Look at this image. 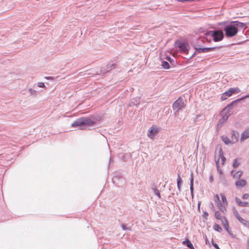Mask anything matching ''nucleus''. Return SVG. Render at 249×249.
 I'll use <instances>...</instances> for the list:
<instances>
[{"mask_svg":"<svg viewBox=\"0 0 249 249\" xmlns=\"http://www.w3.org/2000/svg\"><path fill=\"white\" fill-rule=\"evenodd\" d=\"M247 28L246 24L238 21H231L225 25L224 31L227 37H232L235 36L239 31H244Z\"/></svg>","mask_w":249,"mask_h":249,"instance_id":"1","label":"nucleus"},{"mask_svg":"<svg viewBox=\"0 0 249 249\" xmlns=\"http://www.w3.org/2000/svg\"><path fill=\"white\" fill-rule=\"evenodd\" d=\"M96 122L92 121L89 117H81L77 119L71 124V127H79V129L83 130L87 126H92L95 124Z\"/></svg>","mask_w":249,"mask_h":249,"instance_id":"2","label":"nucleus"},{"mask_svg":"<svg viewBox=\"0 0 249 249\" xmlns=\"http://www.w3.org/2000/svg\"><path fill=\"white\" fill-rule=\"evenodd\" d=\"M207 40L205 38V34L203 36L198 37L196 42L194 44L196 52L197 53H207L215 49L214 47L201 48V45L206 42Z\"/></svg>","mask_w":249,"mask_h":249,"instance_id":"3","label":"nucleus"},{"mask_svg":"<svg viewBox=\"0 0 249 249\" xmlns=\"http://www.w3.org/2000/svg\"><path fill=\"white\" fill-rule=\"evenodd\" d=\"M224 37V34L221 30H214L207 32L205 33V38L207 42H210L212 39L215 42L221 40Z\"/></svg>","mask_w":249,"mask_h":249,"instance_id":"4","label":"nucleus"},{"mask_svg":"<svg viewBox=\"0 0 249 249\" xmlns=\"http://www.w3.org/2000/svg\"><path fill=\"white\" fill-rule=\"evenodd\" d=\"M174 46L178 52L187 54V40L178 39L175 42Z\"/></svg>","mask_w":249,"mask_h":249,"instance_id":"5","label":"nucleus"},{"mask_svg":"<svg viewBox=\"0 0 249 249\" xmlns=\"http://www.w3.org/2000/svg\"><path fill=\"white\" fill-rule=\"evenodd\" d=\"M186 100L185 97H180L173 104V109L176 112L182 110L186 107Z\"/></svg>","mask_w":249,"mask_h":249,"instance_id":"6","label":"nucleus"},{"mask_svg":"<svg viewBox=\"0 0 249 249\" xmlns=\"http://www.w3.org/2000/svg\"><path fill=\"white\" fill-rule=\"evenodd\" d=\"M233 102L229 105L226 107L222 111V113L224 114L222 118L220 120L218 124H217L218 126L221 127L223 123H224L228 120L229 116L231 115L229 111L230 107L232 106Z\"/></svg>","mask_w":249,"mask_h":249,"instance_id":"7","label":"nucleus"},{"mask_svg":"<svg viewBox=\"0 0 249 249\" xmlns=\"http://www.w3.org/2000/svg\"><path fill=\"white\" fill-rule=\"evenodd\" d=\"M220 158H221V159L222 164H224V162L226 160V158L223 156V152H222L221 149H220V151H219V158L217 160H216V168H217V169L218 171H219V170L220 169L219 164Z\"/></svg>","mask_w":249,"mask_h":249,"instance_id":"8","label":"nucleus"},{"mask_svg":"<svg viewBox=\"0 0 249 249\" xmlns=\"http://www.w3.org/2000/svg\"><path fill=\"white\" fill-rule=\"evenodd\" d=\"M159 132V129L156 128H154L153 126L151 127L148 131L147 136L150 138H152L155 136L157 133Z\"/></svg>","mask_w":249,"mask_h":249,"instance_id":"9","label":"nucleus"},{"mask_svg":"<svg viewBox=\"0 0 249 249\" xmlns=\"http://www.w3.org/2000/svg\"><path fill=\"white\" fill-rule=\"evenodd\" d=\"M141 102V98L139 97H136L131 100L129 104V106L133 107L136 106L138 107Z\"/></svg>","mask_w":249,"mask_h":249,"instance_id":"10","label":"nucleus"},{"mask_svg":"<svg viewBox=\"0 0 249 249\" xmlns=\"http://www.w3.org/2000/svg\"><path fill=\"white\" fill-rule=\"evenodd\" d=\"M239 136V134L238 132H235L234 130L232 131L231 137L232 144L235 143L238 141Z\"/></svg>","mask_w":249,"mask_h":249,"instance_id":"11","label":"nucleus"},{"mask_svg":"<svg viewBox=\"0 0 249 249\" xmlns=\"http://www.w3.org/2000/svg\"><path fill=\"white\" fill-rule=\"evenodd\" d=\"M248 138H249V128L246 129L241 134L240 141L243 142Z\"/></svg>","mask_w":249,"mask_h":249,"instance_id":"12","label":"nucleus"},{"mask_svg":"<svg viewBox=\"0 0 249 249\" xmlns=\"http://www.w3.org/2000/svg\"><path fill=\"white\" fill-rule=\"evenodd\" d=\"M247 184V181L245 179H241L236 181L235 185L237 188L244 187Z\"/></svg>","mask_w":249,"mask_h":249,"instance_id":"13","label":"nucleus"},{"mask_svg":"<svg viewBox=\"0 0 249 249\" xmlns=\"http://www.w3.org/2000/svg\"><path fill=\"white\" fill-rule=\"evenodd\" d=\"M235 201L239 206L241 207H248L249 206V203L247 202H242L238 197L235 198Z\"/></svg>","mask_w":249,"mask_h":249,"instance_id":"14","label":"nucleus"},{"mask_svg":"<svg viewBox=\"0 0 249 249\" xmlns=\"http://www.w3.org/2000/svg\"><path fill=\"white\" fill-rule=\"evenodd\" d=\"M151 189L154 192L155 195H156L159 198H161L160 191L156 188V185L154 183L152 184Z\"/></svg>","mask_w":249,"mask_h":249,"instance_id":"15","label":"nucleus"},{"mask_svg":"<svg viewBox=\"0 0 249 249\" xmlns=\"http://www.w3.org/2000/svg\"><path fill=\"white\" fill-rule=\"evenodd\" d=\"M231 174L234 178L238 179L241 178L243 172L241 171H237L234 173V171L232 170L231 171Z\"/></svg>","mask_w":249,"mask_h":249,"instance_id":"16","label":"nucleus"},{"mask_svg":"<svg viewBox=\"0 0 249 249\" xmlns=\"http://www.w3.org/2000/svg\"><path fill=\"white\" fill-rule=\"evenodd\" d=\"M222 225L226 231L228 232L229 233L231 234L230 231L229 230V223L227 219L226 218L222 219Z\"/></svg>","mask_w":249,"mask_h":249,"instance_id":"17","label":"nucleus"},{"mask_svg":"<svg viewBox=\"0 0 249 249\" xmlns=\"http://www.w3.org/2000/svg\"><path fill=\"white\" fill-rule=\"evenodd\" d=\"M221 139L226 144H232L231 140L229 139L227 136H221Z\"/></svg>","mask_w":249,"mask_h":249,"instance_id":"18","label":"nucleus"},{"mask_svg":"<svg viewBox=\"0 0 249 249\" xmlns=\"http://www.w3.org/2000/svg\"><path fill=\"white\" fill-rule=\"evenodd\" d=\"M217 206L219 209L223 213H225L226 212V209L224 206H223L221 202L217 203Z\"/></svg>","mask_w":249,"mask_h":249,"instance_id":"19","label":"nucleus"},{"mask_svg":"<svg viewBox=\"0 0 249 249\" xmlns=\"http://www.w3.org/2000/svg\"><path fill=\"white\" fill-rule=\"evenodd\" d=\"M161 66L164 69H169L170 68L169 62L166 61H162Z\"/></svg>","mask_w":249,"mask_h":249,"instance_id":"20","label":"nucleus"},{"mask_svg":"<svg viewBox=\"0 0 249 249\" xmlns=\"http://www.w3.org/2000/svg\"><path fill=\"white\" fill-rule=\"evenodd\" d=\"M215 218L217 219L221 220V223H222V219L223 218H226L225 217H223L221 215L220 213L218 211H216L215 213Z\"/></svg>","mask_w":249,"mask_h":249,"instance_id":"21","label":"nucleus"},{"mask_svg":"<svg viewBox=\"0 0 249 249\" xmlns=\"http://www.w3.org/2000/svg\"><path fill=\"white\" fill-rule=\"evenodd\" d=\"M240 164V160L239 159H235L232 164V166L234 168H237Z\"/></svg>","mask_w":249,"mask_h":249,"instance_id":"22","label":"nucleus"},{"mask_svg":"<svg viewBox=\"0 0 249 249\" xmlns=\"http://www.w3.org/2000/svg\"><path fill=\"white\" fill-rule=\"evenodd\" d=\"M116 67L117 64H116L115 63H109L106 66V67L107 68V70H109L110 71L111 70L116 68Z\"/></svg>","mask_w":249,"mask_h":249,"instance_id":"23","label":"nucleus"},{"mask_svg":"<svg viewBox=\"0 0 249 249\" xmlns=\"http://www.w3.org/2000/svg\"><path fill=\"white\" fill-rule=\"evenodd\" d=\"M182 183V180L180 178L179 175H178V178H177V186L179 190H180L181 186Z\"/></svg>","mask_w":249,"mask_h":249,"instance_id":"24","label":"nucleus"},{"mask_svg":"<svg viewBox=\"0 0 249 249\" xmlns=\"http://www.w3.org/2000/svg\"><path fill=\"white\" fill-rule=\"evenodd\" d=\"M110 70H107L106 66L105 67H102L100 70V72L102 74H105L106 73L109 72Z\"/></svg>","mask_w":249,"mask_h":249,"instance_id":"25","label":"nucleus"},{"mask_svg":"<svg viewBox=\"0 0 249 249\" xmlns=\"http://www.w3.org/2000/svg\"><path fill=\"white\" fill-rule=\"evenodd\" d=\"M165 59L166 60H167L169 62H170L171 65H174V64H175L174 59L173 58H172L171 57H170V56L167 55L165 57Z\"/></svg>","mask_w":249,"mask_h":249,"instance_id":"26","label":"nucleus"},{"mask_svg":"<svg viewBox=\"0 0 249 249\" xmlns=\"http://www.w3.org/2000/svg\"><path fill=\"white\" fill-rule=\"evenodd\" d=\"M213 229L215 231H216L219 232H221L222 231V228L220 226L217 224H215L213 226Z\"/></svg>","mask_w":249,"mask_h":249,"instance_id":"27","label":"nucleus"},{"mask_svg":"<svg viewBox=\"0 0 249 249\" xmlns=\"http://www.w3.org/2000/svg\"><path fill=\"white\" fill-rule=\"evenodd\" d=\"M220 196H221V198L222 199V201L223 202L224 205H227L228 202L227 201V199L225 196L223 194H220Z\"/></svg>","mask_w":249,"mask_h":249,"instance_id":"28","label":"nucleus"},{"mask_svg":"<svg viewBox=\"0 0 249 249\" xmlns=\"http://www.w3.org/2000/svg\"><path fill=\"white\" fill-rule=\"evenodd\" d=\"M224 93L227 95L228 97L231 96L233 93V90H231V89L224 92Z\"/></svg>","mask_w":249,"mask_h":249,"instance_id":"29","label":"nucleus"},{"mask_svg":"<svg viewBox=\"0 0 249 249\" xmlns=\"http://www.w3.org/2000/svg\"><path fill=\"white\" fill-rule=\"evenodd\" d=\"M29 91L31 95L36 96L37 94V91L32 89H29Z\"/></svg>","mask_w":249,"mask_h":249,"instance_id":"30","label":"nucleus"},{"mask_svg":"<svg viewBox=\"0 0 249 249\" xmlns=\"http://www.w3.org/2000/svg\"><path fill=\"white\" fill-rule=\"evenodd\" d=\"M188 248L194 249V246L193 244L191 243V241L188 239Z\"/></svg>","mask_w":249,"mask_h":249,"instance_id":"31","label":"nucleus"},{"mask_svg":"<svg viewBox=\"0 0 249 249\" xmlns=\"http://www.w3.org/2000/svg\"><path fill=\"white\" fill-rule=\"evenodd\" d=\"M214 201L217 203L220 202L219 197L218 195H216L214 197Z\"/></svg>","mask_w":249,"mask_h":249,"instance_id":"32","label":"nucleus"},{"mask_svg":"<svg viewBox=\"0 0 249 249\" xmlns=\"http://www.w3.org/2000/svg\"><path fill=\"white\" fill-rule=\"evenodd\" d=\"M233 214L236 218L240 216V214H239L238 212L235 209L233 210Z\"/></svg>","mask_w":249,"mask_h":249,"instance_id":"33","label":"nucleus"},{"mask_svg":"<svg viewBox=\"0 0 249 249\" xmlns=\"http://www.w3.org/2000/svg\"><path fill=\"white\" fill-rule=\"evenodd\" d=\"M227 98L228 97L227 96V95L224 93H223L221 97V100L224 101L227 99Z\"/></svg>","mask_w":249,"mask_h":249,"instance_id":"34","label":"nucleus"},{"mask_svg":"<svg viewBox=\"0 0 249 249\" xmlns=\"http://www.w3.org/2000/svg\"><path fill=\"white\" fill-rule=\"evenodd\" d=\"M193 178L192 177L191 179L190 190H191V193H192V195H193Z\"/></svg>","mask_w":249,"mask_h":249,"instance_id":"35","label":"nucleus"},{"mask_svg":"<svg viewBox=\"0 0 249 249\" xmlns=\"http://www.w3.org/2000/svg\"><path fill=\"white\" fill-rule=\"evenodd\" d=\"M37 86L39 88H44L45 85L43 82H38L37 83Z\"/></svg>","mask_w":249,"mask_h":249,"instance_id":"36","label":"nucleus"},{"mask_svg":"<svg viewBox=\"0 0 249 249\" xmlns=\"http://www.w3.org/2000/svg\"><path fill=\"white\" fill-rule=\"evenodd\" d=\"M231 90H233V93H238L240 91L239 89L237 88H231Z\"/></svg>","mask_w":249,"mask_h":249,"instance_id":"37","label":"nucleus"},{"mask_svg":"<svg viewBox=\"0 0 249 249\" xmlns=\"http://www.w3.org/2000/svg\"><path fill=\"white\" fill-rule=\"evenodd\" d=\"M242 224L244 225L245 226L249 228V221H247L245 220L244 222Z\"/></svg>","mask_w":249,"mask_h":249,"instance_id":"38","label":"nucleus"},{"mask_svg":"<svg viewBox=\"0 0 249 249\" xmlns=\"http://www.w3.org/2000/svg\"><path fill=\"white\" fill-rule=\"evenodd\" d=\"M237 219H238V220H239V221H240L242 224H243V222H244V221H245V220H244L243 218H242L240 216V215L239 216H238V217L237 218Z\"/></svg>","mask_w":249,"mask_h":249,"instance_id":"39","label":"nucleus"},{"mask_svg":"<svg viewBox=\"0 0 249 249\" xmlns=\"http://www.w3.org/2000/svg\"><path fill=\"white\" fill-rule=\"evenodd\" d=\"M249 197V195L248 194H244L243 196H242V198L243 199H248V198Z\"/></svg>","mask_w":249,"mask_h":249,"instance_id":"40","label":"nucleus"},{"mask_svg":"<svg viewBox=\"0 0 249 249\" xmlns=\"http://www.w3.org/2000/svg\"><path fill=\"white\" fill-rule=\"evenodd\" d=\"M208 215H209L208 213L206 212H204L203 216L205 219H207V217L208 216Z\"/></svg>","mask_w":249,"mask_h":249,"instance_id":"41","label":"nucleus"},{"mask_svg":"<svg viewBox=\"0 0 249 249\" xmlns=\"http://www.w3.org/2000/svg\"><path fill=\"white\" fill-rule=\"evenodd\" d=\"M121 227H122V228L124 230H128V229L126 227V225L125 224H122L121 225Z\"/></svg>","mask_w":249,"mask_h":249,"instance_id":"42","label":"nucleus"},{"mask_svg":"<svg viewBox=\"0 0 249 249\" xmlns=\"http://www.w3.org/2000/svg\"><path fill=\"white\" fill-rule=\"evenodd\" d=\"M45 78L47 80H53L54 79V78L52 76H46L45 77Z\"/></svg>","mask_w":249,"mask_h":249,"instance_id":"43","label":"nucleus"},{"mask_svg":"<svg viewBox=\"0 0 249 249\" xmlns=\"http://www.w3.org/2000/svg\"><path fill=\"white\" fill-rule=\"evenodd\" d=\"M213 245L214 247V248H216V249H220V248H219V247L217 244L213 242Z\"/></svg>","mask_w":249,"mask_h":249,"instance_id":"44","label":"nucleus"},{"mask_svg":"<svg viewBox=\"0 0 249 249\" xmlns=\"http://www.w3.org/2000/svg\"><path fill=\"white\" fill-rule=\"evenodd\" d=\"M182 244L187 246V237H185L184 241L182 242Z\"/></svg>","mask_w":249,"mask_h":249,"instance_id":"45","label":"nucleus"},{"mask_svg":"<svg viewBox=\"0 0 249 249\" xmlns=\"http://www.w3.org/2000/svg\"><path fill=\"white\" fill-rule=\"evenodd\" d=\"M213 181V175H211L210 177V181L212 182Z\"/></svg>","mask_w":249,"mask_h":249,"instance_id":"46","label":"nucleus"},{"mask_svg":"<svg viewBox=\"0 0 249 249\" xmlns=\"http://www.w3.org/2000/svg\"><path fill=\"white\" fill-rule=\"evenodd\" d=\"M211 209L213 211H214V206H213V204L212 203H211Z\"/></svg>","mask_w":249,"mask_h":249,"instance_id":"47","label":"nucleus"},{"mask_svg":"<svg viewBox=\"0 0 249 249\" xmlns=\"http://www.w3.org/2000/svg\"><path fill=\"white\" fill-rule=\"evenodd\" d=\"M178 1H180V2H185V1H187V0H177Z\"/></svg>","mask_w":249,"mask_h":249,"instance_id":"48","label":"nucleus"},{"mask_svg":"<svg viewBox=\"0 0 249 249\" xmlns=\"http://www.w3.org/2000/svg\"><path fill=\"white\" fill-rule=\"evenodd\" d=\"M112 158H110V160H109V164L112 161Z\"/></svg>","mask_w":249,"mask_h":249,"instance_id":"49","label":"nucleus"},{"mask_svg":"<svg viewBox=\"0 0 249 249\" xmlns=\"http://www.w3.org/2000/svg\"><path fill=\"white\" fill-rule=\"evenodd\" d=\"M248 97H249V95H246V96H245V97H244L243 98V99H245V98H248Z\"/></svg>","mask_w":249,"mask_h":249,"instance_id":"50","label":"nucleus"},{"mask_svg":"<svg viewBox=\"0 0 249 249\" xmlns=\"http://www.w3.org/2000/svg\"><path fill=\"white\" fill-rule=\"evenodd\" d=\"M220 174H222V171L221 169H219V171H218Z\"/></svg>","mask_w":249,"mask_h":249,"instance_id":"51","label":"nucleus"},{"mask_svg":"<svg viewBox=\"0 0 249 249\" xmlns=\"http://www.w3.org/2000/svg\"><path fill=\"white\" fill-rule=\"evenodd\" d=\"M200 202H198V208H199L200 207Z\"/></svg>","mask_w":249,"mask_h":249,"instance_id":"52","label":"nucleus"},{"mask_svg":"<svg viewBox=\"0 0 249 249\" xmlns=\"http://www.w3.org/2000/svg\"><path fill=\"white\" fill-rule=\"evenodd\" d=\"M117 178V177H114V178H113V179H115V178Z\"/></svg>","mask_w":249,"mask_h":249,"instance_id":"53","label":"nucleus"}]
</instances>
